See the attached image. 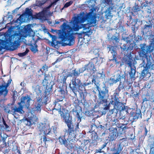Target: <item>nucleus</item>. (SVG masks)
<instances>
[{
	"label": "nucleus",
	"instance_id": "774afa93",
	"mask_svg": "<svg viewBox=\"0 0 154 154\" xmlns=\"http://www.w3.org/2000/svg\"><path fill=\"white\" fill-rule=\"evenodd\" d=\"M73 147V146H71V147H70L69 148L71 149Z\"/></svg>",
	"mask_w": 154,
	"mask_h": 154
},
{
	"label": "nucleus",
	"instance_id": "7ed1b4c3",
	"mask_svg": "<svg viewBox=\"0 0 154 154\" xmlns=\"http://www.w3.org/2000/svg\"><path fill=\"white\" fill-rule=\"evenodd\" d=\"M149 40L150 43L149 45H146L145 43L140 45L141 50L139 55L142 57L143 60L142 64L144 67L141 72L143 78H149L151 74L149 71L151 67L154 65V60H152V58L151 59L150 57L149 58L148 57V53L152 52L153 50V48H151V47L154 45V34L150 35Z\"/></svg>",
	"mask_w": 154,
	"mask_h": 154
},
{
	"label": "nucleus",
	"instance_id": "4d7b16f0",
	"mask_svg": "<svg viewBox=\"0 0 154 154\" xmlns=\"http://www.w3.org/2000/svg\"><path fill=\"white\" fill-rule=\"evenodd\" d=\"M25 83L23 82H21L20 83V85L22 86H24Z\"/></svg>",
	"mask_w": 154,
	"mask_h": 154
},
{
	"label": "nucleus",
	"instance_id": "8fccbe9b",
	"mask_svg": "<svg viewBox=\"0 0 154 154\" xmlns=\"http://www.w3.org/2000/svg\"><path fill=\"white\" fill-rule=\"evenodd\" d=\"M83 84H84L83 85H84V89H85V87H86L87 86H88V85H89L90 84H91V82H89V83L85 82V83H83Z\"/></svg>",
	"mask_w": 154,
	"mask_h": 154
},
{
	"label": "nucleus",
	"instance_id": "bb28decb",
	"mask_svg": "<svg viewBox=\"0 0 154 154\" xmlns=\"http://www.w3.org/2000/svg\"><path fill=\"white\" fill-rule=\"evenodd\" d=\"M24 15L28 17L32 16V10L31 8H26L24 12Z\"/></svg>",
	"mask_w": 154,
	"mask_h": 154
},
{
	"label": "nucleus",
	"instance_id": "473e14b6",
	"mask_svg": "<svg viewBox=\"0 0 154 154\" xmlns=\"http://www.w3.org/2000/svg\"><path fill=\"white\" fill-rule=\"evenodd\" d=\"M48 69V66L45 64L42 66V68L40 69L38 72H39L40 71H41L42 74L45 72V70H47Z\"/></svg>",
	"mask_w": 154,
	"mask_h": 154
},
{
	"label": "nucleus",
	"instance_id": "cd10ccee",
	"mask_svg": "<svg viewBox=\"0 0 154 154\" xmlns=\"http://www.w3.org/2000/svg\"><path fill=\"white\" fill-rule=\"evenodd\" d=\"M69 77L68 74H66L64 75L63 74L62 78L61 79V82L62 83L63 85H65L66 84V81L67 79V78Z\"/></svg>",
	"mask_w": 154,
	"mask_h": 154
},
{
	"label": "nucleus",
	"instance_id": "0eeeda50",
	"mask_svg": "<svg viewBox=\"0 0 154 154\" xmlns=\"http://www.w3.org/2000/svg\"><path fill=\"white\" fill-rule=\"evenodd\" d=\"M52 85L50 87H48L46 85V90L44 92V96L40 97H38L37 99V103L36 107V109L37 110L40 111L41 110V107L42 106L43 103L46 105L48 104L49 100V95L51 94L52 89Z\"/></svg>",
	"mask_w": 154,
	"mask_h": 154
},
{
	"label": "nucleus",
	"instance_id": "4468645a",
	"mask_svg": "<svg viewBox=\"0 0 154 154\" xmlns=\"http://www.w3.org/2000/svg\"><path fill=\"white\" fill-rule=\"evenodd\" d=\"M37 38L35 39V36L33 35L32 37V39L33 41L34 42L33 44L35 45V46L32 45L31 46V48H30L31 51L34 53H36L38 51L37 49V45H36V43L38 42V40L40 39V38L39 37L37 36Z\"/></svg>",
	"mask_w": 154,
	"mask_h": 154
},
{
	"label": "nucleus",
	"instance_id": "dca6fc26",
	"mask_svg": "<svg viewBox=\"0 0 154 154\" xmlns=\"http://www.w3.org/2000/svg\"><path fill=\"white\" fill-rule=\"evenodd\" d=\"M81 72L80 71H79L76 68L72 71L71 72H70L68 75L69 77H72V79H77L76 78L77 77L79 76Z\"/></svg>",
	"mask_w": 154,
	"mask_h": 154
},
{
	"label": "nucleus",
	"instance_id": "e433bc0d",
	"mask_svg": "<svg viewBox=\"0 0 154 154\" xmlns=\"http://www.w3.org/2000/svg\"><path fill=\"white\" fill-rule=\"evenodd\" d=\"M3 124L5 126V129L7 131H9L10 128L9 126L7 124L5 121V120L3 118Z\"/></svg>",
	"mask_w": 154,
	"mask_h": 154
},
{
	"label": "nucleus",
	"instance_id": "6e6552de",
	"mask_svg": "<svg viewBox=\"0 0 154 154\" xmlns=\"http://www.w3.org/2000/svg\"><path fill=\"white\" fill-rule=\"evenodd\" d=\"M20 39L21 37L18 33L11 36L5 41V48L7 50L11 51L16 50L19 45Z\"/></svg>",
	"mask_w": 154,
	"mask_h": 154
},
{
	"label": "nucleus",
	"instance_id": "b1692460",
	"mask_svg": "<svg viewBox=\"0 0 154 154\" xmlns=\"http://www.w3.org/2000/svg\"><path fill=\"white\" fill-rule=\"evenodd\" d=\"M59 140L61 144H63L65 146L69 148L68 145H67V142L65 138L63 137H59Z\"/></svg>",
	"mask_w": 154,
	"mask_h": 154
},
{
	"label": "nucleus",
	"instance_id": "0e129e2a",
	"mask_svg": "<svg viewBox=\"0 0 154 154\" xmlns=\"http://www.w3.org/2000/svg\"><path fill=\"white\" fill-rule=\"evenodd\" d=\"M59 0H55V2H57Z\"/></svg>",
	"mask_w": 154,
	"mask_h": 154
},
{
	"label": "nucleus",
	"instance_id": "c85d7f7f",
	"mask_svg": "<svg viewBox=\"0 0 154 154\" xmlns=\"http://www.w3.org/2000/svg\"><path fill=\"white\" fill-rule=\"evenodd\" d=\"M129 128L127 126H125L123 127H122V126H120L119 129L120 134H122L123 133H125L127 131V129Z\"/></svg>",
	"mask_w": 154,
	"mask_h": 154
},
{
	"label": "nucleus",
	"instance_id": "3c124183",
	"mask_svg": "<svg viewBox=\"0 0 154 154\" xmlns=\"http://www.w3.org/2000/svg\"><path fill=\"white\" fill-rule=\"evenodd\" d=\"M102 149H101L100 148V149H96L95 153H101L102 152Z\"/></svg>",
	"mask_w": 154,
	"mask_h": 154
},
{
	"label": "nucleus",
	"instance_id": "a19ab883",
	"mask_svg": "<svg viewBox=\"0 0 154 154\" xmlns=\"http://www.w3.org/2000/svg\"><path fill=\"white\" fill-rule=\"evenodd\" d=\"M112 39L113 41H115L116 42H118L119 41L118 40L119 39L116 36H113L111 38Z\"/></svg>",
	"mask_w": 154,
	"mask_h": 154
},
{
	"label": "nucleus",
	"instance_id": "f8f14e48",
	"mask_svg": "<svg viewBox=\"0 0 154 154\" xmlns=\"http://www.w3.org/2000/svg\"><path fill=\"white\" fill-rule=\"evenodd\" d=\"M109 49V51H110L111 53L112 54V58L111 59H109L110 61H114L115 63H119L117 60V51H116V48L115 46L109 45L108 47Z\"/></svg>",
	"mask_w": 154,
	"mask_h": 154
},
{
	"label": "nucleus",
	"instance_id": "2eb2a0df",
	"mask_svg": "<svg viewBox=\"0 0 154 154\" xmlns=\"http://www.w3.org/2000/svg\"><path fill=\"white\" fill-rule=\"evenodd\" d=\"M50 35L52 38V41L51 42V45L54 47L57 46L59 44H61L60 41L57 40V37L55 35H53L50 34Z\"/></svg>",
	"mask_w": 154,
	"mask_h": 154
},
{
	"label": "nucleus",
	"instance_id": "c03bdc74",
	"mask_svg": "<svg viewBox=\"0 0 154 154\" xmlns=\"http://www.w3.org/2000/svg\"><path fill=\"white\" fill-rule=\"evenodd\" d=\"M26 55V53L24 52L22 53H20L18 54V55L21 57H23Z\"/></svg>",
	"mask_w": 154,
	"mask_h": 154
},
{
	"label": "nucleus",
	"instance_id": "de8ad7c7",
	"mask_svg": "<svg viewBox=\"0 0 154 154\" xmlns=\"http://www.w3.org/2000/svg\"><path fill=\"white\" fill-rule=\"evenodd\" d=\"M127 138H124L122 139H120L119 141L121 143L123 141H127Z\"/></svg>",
	"mask_w": 154,
	"mask_h": 154
},
{
	"label": "nucleus",
	"instance_id": "393cba45",
	"mask_svg": "<svg viewBox=\"0 0 154 154\" xmlns=\"http://www.w3.org/2000/svg\"><path fill=\"white\" fill-rule=\"evenodd\" d=\"M134 68L133 67L130 68L129 70V75L131 79L134 78V76L136 72V67L134 66Z\"/></svg>",
	"mask_w": 154,
	"mask_h": 154
},
{
	"label": "nucleus",
	"instance_id": "680f3d73",
	"mask_svg": "<svg viewBox=\"0 0 154 154\" xmlns=\"http://www.w3.org/2000/svg\"><path fill=\"white\" fill-rule=\"evenodd\" d=\"M29 51V50L28 49H26V51L24 52L26 53V54H27V53Z\"/></svg>",
	"mask_w": 154,
	"mask_h": 154
},
{
	"label": "nucleus",
	"instance_id": "2f4dec72",
	"mask_svg": "<svg viewBox=\"0 0 154 154\" xmlns=\"http://www.w3.org/2000/svg\"><path fill=\"white\" fill-rule=\"evenodd\" d=\"M132 10L133 11V12L134 13H136V12H137L138 11H140V7L138 5H136L134 6L132 8Z\"/></svg>",
	"mask_w": 154,
	"mask_h": 154
},
{
	"label": "nucleus",
	"instance_id": "864d4df0",
	"mask_svg": "<svg viewBox=\"0 0 154 154\" xmlns=\"http://www.w3.org/2000/svg\"><path fill=\"white\" fill-rule=\"evenodd\" d=\"M125 119V117L124 116H123L122 117L119 116L118 118V119Z\"/></svg>",
	"mask_w": 154,
	"mask_h": 154
},
{
	"label": "nucleus",
	"instance_id": "ddd939ff",
	"mask_svg": "<svg viewBox=\"0 0 154 154\" xmlns=\"http://www.w3.org/2000/svg\"><path fill=\"white\" fill-rule=\"evenodd\" d=\"M31 98L29 95L23 97L21 99V101L18 103L20 104L23 106V107H25L28 109L30 106V100Z\"/></svg>",
	"mask_w": 154,
	"mask_h": 154
},
{
	"label": "nucleus",
	"instance_id": "ea45409f",
	"mask_svg": "<svg viewBox=\"0 0 154 154\" xmlns=\"http://www.w3.org/2000/svg\"><path fill=\"white\" fill-rule=\"evenodd\" d=\"M62 59L63 58H60V57L58 58L57 59V60L54 62L52 63V65H54L57 62H60V61H61Z\"/></svg>",
	"mask_w": 154,
	"mask_h": 154
},
{
	"label": "nucleus",
	"instance_id": "13d9d810",
	"mask_svg": "<svg viewBox=\"0 0 154 154\" xmlns=\"http://www.w3.org/2000/svg\"><path fill=\"white\" fill-rule=\"evenodd\" d=\"M99 126L100 128L101 129H103L104 128V127L102 126V125H100Z\"/></svg>",
	"mask_w": 154,
	"mask_h": 154
},
{
	"label": "nucleus",
	"instance_id": "09e8293b",
	"mask_svg": "<svg viewBox=\"0 0 154 154\" xmlns=\"http://www.w3.org/2000/svg\"><path fill=\"white\" fill-rule=\"evenodd\" d=\"M59 92L63 95H64L65 94V91L63 89L61 88L59 91Z\"/></svg>",
	"mask_w": 154,
	"mask_h": 154
},
{
	"label": "nucleus",
	"instance_id": "a878e982",
	"mask_svg": "<svg viewBox=\"0 0 154 154\" xmlns=\"http://www.w3.org/2000/svg\"><path fill=\"white\" fill-rule=\"evenodd\" d=\"M51 77L49 74H44V78L43 81L42 83L43 85H46V83H48V81H50Z\"/></svg>",
	"mask_w": 154,
	"mask_h": 154
},
{
	"label": "nucleus",
	"instance_id": "4be33fe9",
	"mask_svg": "<svg viewBox=\"0 0 154 154\" xmlns=\"http://www.w3.org/2000/svg\"><path fill=\"white\" fill-rule=\"evenodd\" d=\"M117 129H114L112 130L109 135L110 140L112 141L114 140L116 138V135L118 134Z\"/></svg>",
	"mask_w": 154,
	"mask_h": 154
},
{
	"label": "nucleus",
	"instance_id": "052dcab7",
	"mask_svg": "<svg viewBox=\"0 0 154 154\" xmlns=\"http://www.w3.org/2000/svg\"><path fill=\"white\" fill-rule=\"evenodd\" d=\"M60 22L58 21H55V23L56 24H59V23H60Z\"/></svg>",
	"mask_w": 154,
	"mask_h": 154
},
{
	"label": "nucleus",
	"instance_id": "69168bd1",
	"mask_svg": "<svg viewBox=\"0 0 154 154\" xmlns=\"http://www.w3.org/2000/svg\"><path fill=\"white\" fill-rule=\"evenodd\" d=\"M59 0H55V2H57Z\"/></svg>",
	"mask_w": 154,
	"mask_h": 154
},
{
	"label": "nucleus",
	"instance_id": "20e7f679",
	"mask_svg": "<svg viewBox=\"0 0 154 154\" xmlns=\"http://www.w3.org/2000/svg\"><path fill=\"white\" fill-rule=\"evenodd\" d=\"M110 103L114 105V107L117 108L119 111L125 110L127 114H130L131 116L128 119V122L126 123V125L129 123L130 124L132 123L137 120L139 118H142V113L140 110L139 109L137 108L135 112H131L129 113V111L131 110V109L129 107L125 106L123 103L121 97H115V99H111Z\"/></svg>",
	"mask_w": 154,
	"mask_h": 154
},
{
	"label": "nucleus",
	"instance_id": "338daca9",
	"mask_svg": "<svg viewBox=\"0 0 154 154\" xmlns=\"http://www.w3.org/2000/svg\"><path fill=\"white\" fill-rule=\"evenodd\" d=\"M59 0H55V2H57Z\"/></svg>",
	"mask_w": 154,
	"mask_h": 154
},
{
	"label": "nucleus",
	"instance_id": "603ef678",
	"mask_svg": "<svg viewBox=\"0 0 154 154\" xmlns=\"http://www.w3.org/2000/svg\"><path fill=\"white\" fill-rule=\"evenodd\" d=\"M43 142H44L45 143L46 141H47V138L45 136H44V137H43Z\"/></svg>",
	"mask_w": 154,
	"mask_h": 154
},
{
	"label": "nucleus",
	"instance_id": "c9c22d12",
	"mask_svg": "<svg viewBox=\"0 0 154 154\" xmlns=\"http://www.w3.org/2000/svg\"><path fill=\"white\" fill-rule=\"evenodd\" d=\"M72 3L73 2L72 1H70L69 2L66 3L64 5V6L63 8H62V9H63L64 8H68L72 4Z\"/></svg>",
	"mask_w": 154,
	"mask_h": 154
},
{
	"label": "nucleus",
	"instance_id": "423d86ee",
	"mask_svg": "<svg viewBox=\"0 0 154 154\" xmlns=\"http://www.w3.org/2000/svg\"><path fill=\"white\" fill-rule=\"evenodd\" d=\"M125 76L124 74L121 75L120 74L117 75V78L115 79L114 78H110L109 79L108 82L110 86H112L114 84H115L118 82H119V84L118 87L116 89L111 99H115V97H119V93L121 90H123L126 87L125 85Z\"/></svg>",
	"mask_w": 154,
	"mask_h": 154
},
{
	"label": "nucleus",
	"instance_id": "9b49d317",
	"mask_svg": "<svg viewBox=\"0 0 154 154\" xmlns=\"http://www.w3.org/2000/svg\"><path fill=\"white\" fill-rule=\"evenodd\" d=\"M57 127L55 126H52L50 128L49 125H46L44 126L42 130L45 134H48L50 133H52V132L54 134L57 133Z\"/></svg>",
	"mask_w": 154,
	"mask_h": 154
},
{
	"label": "nucleus",
	"instance_id": "bf43d9fd",
	"mask_svg": "<svg viewBox=\"0 0 154 154\" xmlns=\"http://www.w3.org/2000/svg\"><path fill=\"white\" fill-rule=\"evenodd\" d=\"M39 93L37 94V95H38L39 94H40V96H41V94H42V91L41 90H40L39 89Z\"/></svg>",
	"mask_w": 154,
	"mask_h": 154
},
{
	"label": "nucleus",
	"instance_id": "f257e3e1",
	"mask_svg": "<svg viewBox=\"0 0 154 154\" xmlns=\"http://www.w3.org/2000/svg\"><path fill=\"white\" fill-rule=\"evenodd\" d=\"M72 19L70 22L72 26L66 22H64L60 26L61 30H59V38L63 42H68L63 43V46L72 45L74 44L75 39L73 32L82 28H83V33L79 34V39L82 38L84 35L89 36L91 33L90 27L96 23V17L93 14V11L87 14L84 12L80 13Z\"/></svg>",
	"mask_w": 154,
	"mask_h": 154
},
{
	"label": "nucleus",
	"instance_id": "f03ea898",
	"mask_svg": "<svg viewBox=\"0 0 154 154\" xmlns=\"http://www.w3.org/2000/svg\"><path fill=\"white\" fill-rule=\"evenodd\" d=\"M63 98V97L61 96L59 98H57L55 99L54 102V104L55 106L54 109L58 111L61 117L66 124L68 129L66 130V133H67L69 137L74 138L75 136L76 131H79V123L81 121L82 117H80L79 113L82 111V108L79 106V100L77 99L76 100L78 102V103H77V105L75 106V108L72 109V112L73 114L78 118V120H79V121L75 126L72 124L71 120H69V118L67 119L68 111L58 103L59 102L62 101Z\"/></svg>",
	"mask_w": 154,
	"mask_h": 154
},
{
	"label": "nucleus",
	"instance_id": "37998d69",
	"mask_svg": "<svg viewBox=\"0 0 154 154\" xmlns=\"http://www.w3.org/2000/svg\"><path fill=\"white\" fill-rule=\"evenodd\" d=\"M98 74H99L100 75V76H99V77L102 79H104L105 77V75L103 73V72L101 73H98Z\"/></svg>",
	"mask_w": 154,
	"mask_h": 154
},
{
	"label": "nucleus",
	"instance_id": "9d476101",
	"mask_svg": "<svg viewBox=\"0 0 154 154\" xmlns=\"http://www.w3.org/2000/svg\"><path fill=\"white\" fill-rule=\"evenodd\" d=\"M118 112V109L115 107L110 110L107 116V121L109 122H113V124H115L117 121L116 117Z\"/></svg>",
	"mask_w": 154,
	"mask_h": 154
},
{
	"label": "nucleus",
	"instance_id": "1a4fd4ad",
	"mask_svg": "<svg viewBox=\"0 0 154 154\" xmlns=\"http://www.w3.org/2000/svg\"><path fill=\"white\" fill-rule=\"evenodd\" d=\"M71 82L72 84L71 83L69 84V87L70 89L74 93L76 91L77 87H78L79 90H81V91H82L83 88L84 89V84L81 82V81L79 79H72Z\"/></svg>",
	"mask_w": 154,
	"mask_h": 154
},
{
	"label": "nucleus",
	"instance_id": "c756f323",
	"mask_svg": "<svg viewBox=\"0 0 154 154\" xmlns=\"http://www.w3.org/2000/svg\"><path fill=\"white\" fill-rule=\"evenodd\" d=\"M120 48L122 52L125 53L126 52L128 51L129 47L127 46L126 44H124L122 47H120Z\"/></svg>",
	"mask_w": 154,
	"mask_h": 154
},
{
	"label": "nucleus",
	"instance_id": "5701e85b",
	"mask_svg": "<svg viewBox=\"0 0 154 154\" xmlns=\"http://www.w3.org/2000/svg\"><path fill=\"white\" fill-rule=\"evenodd\" d=\"M85 70H87L88 72L93 71V73H94L95 70V68L94 65L92 63L88 64L85 66Z\"/></svg>",
	"mask_w": 154,
	"mask_h": 154
},
{
	"label": "nucleus",
	"instance_id": "5fc2aeb1",
	"mask_svg": "<svg viewBox=\"0 0 154 154\" xmlns=\"http://www.w3.org/2000/svg\"><path fill=\"white\" fill-rule=\"evenodd\" d=\"M145 135H146L147 133V130L146 127L145 128Z\"/></svg>",
	"mask_w": 154,
	"mask_h": 154
},
{
	"label": "nucleus",
	"instance_id": "f3484780",
	"mask_svg": "<svg viewBox=\"0 0 154 154\" xmlns=\"http://www.w3.org/2000/svg\"><path fill=\"white\" fill-rule=\"evenodd\" d=\"M80 96L81 97V102L83 105L84 108L88 107V104L87 100H86V95H85L84 93L82 92L80 94Z\"/></svg>",
	"mask_w": 154,
	"mask_h": 154
},
{
	"label": "nucleus",
	"instance_id": "49530a36",
	"mask_svg": "<svg viewBox=\"0 0 154 154\" xmlns=\"http://www.w3.org/2000/svg\"><path fill=\"white\" fill-rule=\"evenodd\" d=\"M139 96V93H137L136 94H134L133 95V97L134 98H137V97H138Z\"/></svg>",
	"mask_w": 154,
	"mask_h": 154
},
{
	"label": "nucleus",
	"instance_id": "39448f33",
	"mask_svg": "<svg viewBox=\"0 0 154 154\" xmlns=\"http://www.w3.org/2000/svg\"><path fill=\"white\" fill-rule=\"evenodd\" d=\"M92 84L94 83L96 86V88L98 90V104H103L105 106L104 109H109V105L107 104L108 98L109 97V90L108 88L105 85L103 87L102 90H100V84L99 82L96 81V76H93V78L91 81Z\"/></svg>",
	"mask_w": 154,
	"mask_h": 154
},
{
	"label": "nucleus",
	"instance_id": "58836bf2",
	"mask_svg": "<svg viewBox=\"0 0 154 154\" xmlns=\"http://www.w3.org/2000/svg\"><path fill=\"white\" fill-rule=\"evenodd\" d=\"M76 150L77 151V154H82V149L80 147H76Z\"/></svg>",
	"mask_w": 154,
	"mask_h": 154
},
{
	"label": "nucleus",
	"instance_id": "f704fd0d",
	"mask_svg": "<svg viewBox=\"0 0 154 154\" xmlns=\"http://www.w3.org/2000/svg\"><path fill=\"white\" fill-rule=\"evenodd\" d=\"M147 4L144 3L143 5V8L144 7H147V12L149 14H151V8L149 6L147 5Z\"/></svg>",
	"mask_w": 154,
	"mask_h": 154
},
{
	"label": "nucleus",
	"instance_id": "72a5a7b5",
	"mask_svg": "<svg viewBox=\"0 0 154 154\" xmlns=\"http://www.w3.org/2000/svg\"><path fill=\"white\" fill-rule=\"evenodd\" d=\"M149 97L147 95H145L144 97H143L142 103L143 104L145 102L149 100Z\"/></svg>",
	"mask_w": 154,
	"mask_h": 154
},
{
	"label": "nucleus",
	"instance_id": "e2e57ef3",
	"mask_svg": "<svg viewBox=\"0 0 154 154\" xmlns=\"http://www.w3.org/2000/svg\"><path fill=\"white\" fill-rule=\"evenodd\" d=\"M60 20H61V21H64V19H63V18H61Z\"/></svg>",
	"mask_w": 154,
	"mask_h": 154
},
{
	"label": "nucleus",
	"instance_id": "aec40b11",
	"mask_svg": "<svg viewBox=\"0 0 154 154\" xmlns=\"http://www.w3.org/2000/svg\"><path fill=\"white\" fill-rule=\"evenodd\" d=\"M104 3L106 4V5L109 6L108 10H112L114 7V3L112 0H103Z\"/></svg>",
	"mask_w": 154,
	"mask_h": 154
},
{
	"label": "nucleus",
	"instance_id": "6e6d98bb",
	"mask_svg": "<svg viewBox=\"0 0 154 154\" xmlns=\"http://www.w3.org/2000/svg\"><path fill=\"white\" fill-rule=\"evenodd\" d=\"M11 81H12L11 79H10L8 80L7 83H9V84H11Z\"/></svg>",
	"mask_w": 154,
	"mask_h": 154
},
{
	"label": "nucleus",
	"instance_id": "6ab92c4d",
	"mask_svg": "<svg viewBox=\"0 0 154 154\" xmlns=\"http://www.w3.org/2000/svg\"><path fill=\"white\" fill-rule=\"evenodd\" d=\"M9 83H7L6 85H0V94H2L5 91L4 94L5 96L7 94L8 91L7 89V88L9 85Z\"/></svg>",
	"mask_w": 154,
	"mask_h": 154
},
{
	"label": "nucleus",
	"instance_id": "7c9ffc66",
	"mask_svg": "<svg viewBox=\"0 0 154 154\" xmlns=\"http://www.w3.org/2000/svg\"><path fill=\"white\" fill-rule=\"evenodd\" d=\"M26 120L27 122V123H26V125L27 126H31L34 123V122L31 119L26 118Z\"/></svg>",
	"mask_w": 154,
	"mask_h": 154
},
{
	"label": "nucleus",
	"instance_id": "412c9836",
	"mask_svg": "<svg viewBox=\"0 0 154 154\" xmlns=\"http://www.w3.org/2000/svg\"><path fill=\"white\" fill-rule=\"evenodd\" d=\"M152 24L150 23L149 25H144L142 29V31L144 34H146L148 32H149V31L151 30V29L152 28Z\"/></svg>",
	"mask_w": 154,
	"mask_h": 154
},
{
	"label": "nucleus",
	"instance_id": "79ce46f5",
	"mask_svg": "<svg viewBox=\"0 0 154 154\" xmlns=\"http://www.w3.org/2000/svg\"><path fill=\"white\" fill-rule=\"evenodd\" d=\"M51 5H49L46 8H44L43 10V11L45 13H46L48 11V10L49 9V8L51 7Z\"/></svg>",
	"mask_w": 154,
	"mask_h": 154
},
{
	"label": "nucleus",
	"instance_id": "a211bd4d",
	"mask_svg": "<svg viewBox=\"0 0 154 154\" xmlns=\"http://www.w3.org/2000/svg\"><path fill=\"white\" fill-rule=\"evenodd\" d=\"M18 104L19 105L18 107H15L14 108H12H12H11V112H12V114L14 115L15 114L16 112L22 113V111H23V106L19 103H18Z\"/></svg>",
	"mask_w": 154,
	"mask_h": 154
},
{
	"label": "nucleus",
	"instance_id": "4c0bfd02",
	"mask_svg": "<svg viewBox=\"0 0 154 154\" xmlns=\"http://www.w3.org/2000/svg\"><path fill=\"white\" fill-rule=\"evenodd\" d=\"M127 64L128 65V66L130 67V68L132 67V62L130 60L126 61V62Z\"/></svg>",
	"mask_w": 154,
	"mask_h": 154
},
{
	"label": "nucleus",
	"instance_id": "a18cd8bd",
	"mask_svg": "<svg viewBox=\"0 0 154 154\" xmlns=\"http://www.w3.org/2000/svg\"><path fill=\"white\" fill-rule=\"evenodd\" d=\"M107 144V143L104 142V144L100 148L101 149H103L106 146Z\"/></svg>",
	"mask_w": 154,
	"mask_h": 154
}]
</instances>
